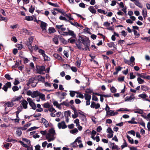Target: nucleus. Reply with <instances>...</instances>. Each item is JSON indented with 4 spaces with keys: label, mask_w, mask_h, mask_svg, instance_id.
<instances>
[{
    "label": "nucleus",
    "mask_w": 150,
    "mask_h": 150,
    "mask_svg": "<svg viewBox=\"0 0 150 150\" xmlns=\"http://www.w3.org/2000/svg\"><path fill=\"white\" fill-rule=\"evenodd\" d=\"M40 132L42 135H46V139L48 142L53 141L55 139L56 133L55 130L53 128L50 129L47 134L46 130L41 131Z\"/></svg>",
    "instance_id": "1"
},
{
    "label": "nucleus",
    "mask_w": 150,
    "mask_h": 150,
    "mask_svg": "<svg viewBox=\"0 0 150 150\" xmlns=\"http://www.w3.org/2000/svg\"><path fill=\"white\" fill-rule=\"evenodd\" d=\"M71 146L74 147H76L78 146L80 148H82L83 145L82 143L81 137H78L74 142L71 144Z\"/></svg>",
    "instance_id": "2"
},
{
    "label": "nucleus",
    "mask_w": 150,
    "mask_h": 150,
    "mask_svg": "<svg viewBox=\"0 0 150 150\" xmlns=\"http://www.w3.org/2000/svg\"><path fill=\"white\" fill-rule=\"evenodd\" d=\"M33 40V38L31 36L28 38V41L26 43V45L27 46L31 54L33 52V47L31 45Z\"/></svg>",
    "instance_id": "3"
},
{
    "label": "nucleus",
    "mask_w": 150,
    "mask_h": 150,
    "mask_svg": "<svg viewBox=\"0 0 150 150\" xmlns=\"http://www.w3.org/2000/svg\"><path fill=\"white\" fill-rule=\"evenodd\" d=\"M82 42L84 45L86 51H90V41L87 39H83L81 38Z\"/></svg>",
    "instance_id": "4"
},
{
    "label": "nucleus",
    "mask_w": 150,
    "mask_h": 150,
    "mask_svg": "<svg viewBox=\"0 0 150 150\" xmlns=\"http://www.w3.org/2000/svg\"><path fill=\"white\" fill-rule=\"evenodd\" d=\"M27 100L32 108L33 110H35L36 108V105L33 102L32 100L30 98H28Z\"/></svg>",
    "instance_id": "5"
},
{
    "label": "nucleus",
    "mask_w": 150,
    "mask_h": 150,
    "mask_svg": "<svg viewBox=\"0 0 150 150\" xmlns=\"http://www.w3.org/2000/svg\"><path fill=\"white\" fill-rule=\"evenodd\" d=\"M45 70V67L44 66H42L40 67L39 68H37L36 71L37 73L39 74H44L43 71Z\"/></svg>",
    "instance_id": "6"
},
{
    "label": "nucleus",
    "mask_w": 150,
    "mask_h": 150,
    "mask_svg": "<svg viewBox=\"0 0 150 150\" xmlns=\"http://www.w3.org/2000/svg\"><path fill=\"white\" fill-rule=\"evenodd\" d=\"M137 75L138 77L144 79L149 80L150 79V76L149 75L146 76V74L145 73H137Z\"/></svg>",
    "instance_id": "7"
},
{
    "label": "nucleus",
    "mask_w": 150,
    "mask_h": 150,
    "mask_svg": "<svg viewBox=\"0 0 150 150\" xmlns=\"http://www.w3.org/2000/svg\"><path fill=\"white\" fill-rule=\"evenodd\" d=\"M58 127L59 129H64L67 127V126L66 125L65 122L63 121L61 122H59L58 124Z\"/></svg>",
    "instance_id": "8"
},
{
    "label": "nucleus",
    "mask_w": 150,
    "mask_h": 150,
    "mask_svg": "<svg viewBox=\"0 0 150 150\" xmlns=\"http://www.w3.org/2000/svg\"><path fill=\"white\" fill-rule=\"evenodd\" d=\"M11 85V83L10 82H7L6 84L4 85L2 88V89L5 91L6 92L7 91L8 88H10Z\"/></svg>",
    "instance_id": "9"
},
{
    "label": "nucleus",
    "mask_w": 150,
    "mask_h": 150,
    "mask_svg": "<svg viewBox=\"0 0 150 150\" xmlns=\"http://www.w3.org/2000/svg\"><path fill=\"white\" fill-rule=\"evenodd\" d=\"M81 40L80 38L76 42V45L79 49H82L83 50L84 49L82 47V44L81 42Z\"/></svg>",
    "instance_id": "10"
},
{
    "label": "nucleus",
    "mask_w": 150,
    "mask_h": 150,
    "mask_svg": "<svg viewBox=\"0 0 150 150\" xmlns=\"http://www.w3.org/2000/svg\"><path fill=\"white\" fill-rule=\"evenodd\" d=\"M118 113L117 112H114L113 110H110V111H108L106 115L109 116H112L117 115Z\"/></svg>",
    "instance_id": "11"
},
{
    "label": "nucleus",
    "mask_w": 150,
    "mask_h": 150,
    "mask_svg": "<svg viewBox=\"0 0 150 150\" xmlns=\"http://www.w3.org/2000/svg\"><path fill=\"white\" fill-rule=\"evenodd\" d=\"M135 98V97L134 96V95L132 94L130 96H127L125 98V101H133Z\"/></svg>",
    "instance_id": "12"
},
{
    "label": "nucleus",
    "mask_w": 150,
    "mask_h": 150,
    "mask_svg": "<svg viewBox=\"0 0 150 150\" xmlns=\"http://www.w3.org/2000/svg\"><path fill=\"white\" fill-rule=\"evenodd\" d=\"M47 24L43 21H41V23L40 25V27L42 29V30L44 32H45L46 30V27L47 26Z\"/></svg>",
    "instance_id": "13"
},
{
    "label": "nucleus",
    "mask_w": 150,
    "mask_h": 150,
    "mask_svg": "<svg viewBox=\"0 0 150 150\" xmlns=\"http://www.w3.org/2000/svg\"><path fill=\"white\" fill-rule=\"evenodd\" d=\"M69 22L70 23L71 25H73L77 28H80L82 29L83 28V26L80 24H79L76 22L73 23L71 21H69Z\"/></svg>",
    "instance_id": "14"
},
{
    "label": "nucleus",
    "mask_w": 150,
    "mask_h": 150,
    "mask_svg": "<svg viewBox=\"0 0 150 150\" xmlns=\"http://www.w3.org/2000/svg\"><path fill=\"white\" fill-rule=\"evenodd\" d=\"M22 98V96H21L15 97L12 99L11 101L13 102L20 101Z\"/></svg>",
    "instance_id": "15"
},
{
    "label": "nucleus",
    "mask_w": 150,
    "mask_h": 150,
    "mask_svg": "<svg viewBox=\"0 0 150 150\" xmlns=\"http://www.w3.org/2000/svg\"><path fill=\"white\" fill-rule=\"evenodd\" d=\"M40 92L38 91H33L31 97L34 98L39 96L40 94Z\"/></svg>",
    "instance_id": "16"
},
{
    "label": "nucleus",
    "mask_w": 150,
    "mask_h": 150,
    "mask_svg": "<svg viewBox=\"0 0 150 150\" xmlns=\"http://www.w3.org/2000/svg\"><path fill=\"white\" fill-rule=\"evenodd\" d=\"M68 30L69 35L72 36L73 37L75 38L76 35L74 33V32L72 30H69V28H68Z\"/></svg>",
    "instance_id": "17"
},
{
    "label": "nucleus",
    "mask_w": 150,
    "mask_h": 150,
    "mask_svg": "<svg viewBox=\"0 0 150 150\" xmlns=\"http://www.w3.org/2000/svg\"><path fill=\"white\" fill-rule=\"evenodd\" d=\"M64 26L63 25H56V28L62 31H65L66 30V28H65L63 27Z\"/></svg>",
    "instance_id": "18"
},
{
    "label": "nucleus",
    "mask_w": 150,
    "mask_h": 150,
    "mask_svg": "<svg viewBox=\"0 0 150 150\" xmlns=\"http://www.w3.org/2000/svg\"><path fill=\"white\" fill-rule=\"evenodd\" d=\"M142 14L143 16L144 19H145L147 16V12L146 8H143V9Z\"/></svg>",
    "instance_id": "19"
},
{
    "label": "nucleus",
    "mask_w": 150,
    "mask_h": 150,
    "mask_svg": "<svg viewBox=\"0 0 150 150\" xmlns=\"http://www.w3.org/2000/svg\"><path fill=\"white\" fill-rule=\"evenodd\" d=\"M53 104L54 105V106H56L57 108H58L59 109H61V105H60V104H59L57 101H54L53 102Z\"/></svg>",
    "instance_id": "20"
},
{
    "label": "nucleus",
    "mask_w": 150,
    "mask_h": 150,
    "mask_svg": "<svg viewBox=\"0 0 150 150\" xmlns=\"http://www.w3.org/2000/svg\"><path fill=\"white\" fill-rule=\"evenodd\" d=\"M21 104L24 108L26 109L27 108L28 102L26 100H23L21 103Z\"/></svg>",
    "instance_id": "21"
},
{
    "label": "nucleus",
    "mask_w": 150,
    "mask_h": 150,
    "mask_svg": "<svg viewBox=\"0 0 150 150\" xmlns=\"http://www.w3.org/2000/svg\"><path fill=\"white\" fill-rule=\"evenodd\" d=\"M37 77L39 81H41L42 83L45 82V78L44 77H42L40 75H38L37 76Z\"/></svg>",
    "instance_id": "22"
},
{
    "label": "nucleus",
    "mask_w": 150,
    "mask_h": 150,
    "mask_svg": "<svg viewBox=\"0 0 150 150\" xmlns=\"http://www.w3.org/2000/svg\"><path fill=\"white\" fill-rule=\"evenodd\" d=\"M89 10L93 13H95L96 12V10L94 9L93 6H90L88 8Z\"/></svg>",
    "instance_id": "23"
},
{
    "label": "nucleus",
    "mask_w": 150,
    "mask_h": 150,
    "mask_svg": "<svg viewBox=\"0 0 150 150\" xmlns=\"http://www.w3.org/2000/svg\"><path fill=\"white\" fill-rule=\"evenodd\" d=\"M135 118L134 117H132L131 120L130 121H128V122L129 123H130L131 124H137V122L135 121Z\"/></svg>",
    "instance_id": "24"
},
{
    "label": "nucleus",
    "mask_w": 150,
    "mask_h": 150,
    "mask_svg": "<svg viewBox=\"0 0 150 150\" xmlns=\"http://www.w3.org/2000/svg\"><path fill=\"white\" fill-rule=\"evenodd\" d=\"M137 81L138 83L139 84H142L145 82L144 80L142 79L141 78L138 77L137 79Z\"/></svg>",
    "instance_id": "25"
},
{
    "label": "nucleus",
    "mask_w": 150,
    "mask_h": 150,
    "mask_svg": "<svg viewBox=\"0 0 150 150\" xmlns=\"http://www.w3.org/2000/svg\"><path fill=\"white\" fill-rule=\"evenodd\" d=\"M42 122L45 125L46 127H47L49 126V123L45 119L42 118Z\"/></svg>",
    "instance_id": "26"
},
{
    "label": "nucleus",
    "mask_w": 150,
    "mask_h": 150,
    "mask_svg": "<svg viewBox=\"0 0 150 150\" xmlns=\"http://www.w3.org/2000/svg\"><path fill=\"white\" fill-rule=\"evenodd\" d=\"M39 96V98L41 99L42 100H45V96L44 94L40 93Z\"/></svg>",
    "instance_id": "27"
},
{
    "label": "nucleus",
    "mask_w": 150,
    "mask_h": 150,
    "mask_svg": "<svg viewBox=\"0 0 150 150\" xmlns=\"http://www.w3.org/2000/svg\"><path fill=\"white\" fill-rule=\"evenodd\" d=\"M127 138L128 139L129 142L131 144L134 143L133 139L128 135H127Z\"/></svg>",
    "instance_id": "28"
},
{
    "label": "nucleus",
    "mask_w": 150,
    "mask_h": 150,
    "mask_svg": "<svg viewBox=\"0 0 150 150\" xmlns=\"http://www.w3.org/2000/svg\"><path fill=\"white\" fill-rule=\"evenodd\" d=\"M16 134L18 136H20L21 135L22 132L19 127L17 128L16 131Z\"/></svg>",
    "instance_id": "29"
},
{
    "label": "nucleus",
    "mask_w": 150,
    "mask_h": 150,
    "mask_svg": "<svg viewBox=\"0 0 150 150\" xmlns=\"http://www.w3.org/2000/svg\"><path fill=\"white\" fill-rule=\"evenodd\" d=\"M48 4L50 5H51L54 7H59V5L57 3H52L51 2H49L48 3Z\"/></svg>",
    "instance_id": "30"
},
{
    "label": "nucleus",
    "mask_w": 150,
    "mask_h": 150,
    "mask_svg": "<svg viewBox=\"0 0 150 150\" xmlns=\"http://www.w3.org/2000/svg\"><path fill=\"white\" fill-rule=\"evenodd\" d=\"M53 41L55 44L57 45L58 44V40L57 36L53 38Z\"/></svg>",
    "instance_id": "31"
},
{
    "label": "nucleus",
    "mask_w": 150,
    "mask_h": 150,
    "mask_svg": "<svg viewBox=\"0 0 150 150\" xmlns=\"http://www.w3.org/2000/svg\"><path fill=\"white\" fill-rule=\"evenodd\" d=\"M84 97L86 100H90L91 99V96L87 94H84Z\"/></svg>",
    "instance_id": "32"
},
{
    "label": "nucleus",
    "mask_w": 150,
    "mask_h": 150,
    "mask_svg": "<svg viewBox=\"0 0 150 150\" xmlns=\"http://www.w3.org/2000/svg\"><path fill=\"white\" fill-rule=\"evenodd\" d=\"M53 56L55 58L58 60H61L62 59V57L57 54H54L53 55Z\"/></svg>",
    "instance_id": "33"
},
{
    "label": "nucleus",
    "mask_w": 150,
    "mask_h": 150,
    "mask_svg": "<svg viewBox=\"0 0 150 150\" xmlns=\"http://www.w3.org/2000/svg\"><path fill=\"white\" fill-rule=\"evenodd\" d=\"M71 112L69 110L67 111L64 112V117H68L70 115Z\"/></svg>",
    "instance_id": "34"
},
{
    "label": "nucleus",
    "mask_w": 150,
    "mask_h": 150,
    "mask_svg": "<svg viewBox=\"0 0 150 150\" xmlns=\"http://www.w3.org/2000/svg\"><path fill=\"white\" fill-rule=\"evenodd\" d=\"M49 32L50 33H54L56 31L55 29L53 27H50L48 29Z\"/></svg>",
    "instance_id": "35"
},
{
    "label": "nucleus",
    "mask_w": 150,
    "mask_h": 150,
    "mask_svg": "<svg viewBox=\"0 0 150 150\" xmlns=\"http://www.w3.org/2000/svg\"><path fill=\"white\" fill-rule=\"evenodd\" d=\"M6 105L8 107H12L13 106V102L11 101L10 102H7L6 104Z\"/></svg>",
    "instance_id": "36"
},
{
    "label": "nucleus",
    "mask_w": 150,
    "mask_h": 150,
    "mask_svg": "<svg viewBox=\"0 0 150 150\" xmlns=\"http://www.w3.org/2000/svg\"><path fill=\"white\" fill-rule=\"evenodd\" d=\"M98 12L101 13L106 14L107 13V12L103 10L98 9L97 10Z\"/></svg>",
    "instance_id": "37"
},
{
    "label": "nucleus",
    "mask_w": 150,
    "mask_h": 150,
    "mask_svg": "<svg viewBox=\"0 0 150 150\" xmlns=\"http://www.w3.org/2000/svg\"><path fill=\"white\" fill-rule=\"evenodd\" d=\"M43 106L44 108H48L49 109L50 107V105L47 102L44 103Z\"/></svg>",
    "instance_id": "38"
},
{
    "label": "nucleus",
    "mask_w": 150,
    "mask_h": 150,
    "mask_svg": "<svg viewBox=\"0 0 150 150\" xmlns=\"http://www.w3.org/2000/svg\"><path fill=\"white\" fill-rule=\"evenodd\" d=\"M25 20L28 21H32L33 20V18L31 16H27L25 17Z\"/></svg>",
    "instance_id": "39"
},
{
    "label": "nucleus",
    "mask_w": 150,
    "mask_h": 150,
    "mask_svg": "<svg viewBox=\"0 0 150 150\" xmlns=\"http://www.w3.org/2000/svg\"><path fill=\"white\" fill-rule=\"evenodd\" d=\"M38 52L40 54H41L42 56L43 55L44 56L45 54V52L44 50L42 49H39V50H38Z\"/></svg>",
    "instance_id": "40"
},
{
    "label": "nucleus",
    "mask_w": 150,
    "mask_h": 150,
    "mask_svg": "<svg viewBox=\"0 0 150 150\" xmlns=\"http://www.w3.org/2000/svg\"><path fill=\"white\" fill-rule=\"evenodd\" d=\"M38 128H39V127H35V126L33 127H31L29 129H28L27 130V131L29 132V131H32L34 130L38 129Z\"/></svg>",
    "instance_id": "41"
},
{
    "label": "nucleus",
    "mask_w": 150,
    "mask_h": 150,
    "mask_svg": "<svg viewBox=\"0 0 150 150\" xmlns=\"http://www.w3.org/2000/svg\"><path fill=\"white\" fill-rule=\"evenodd\" d=\"M69 94L71 97H73L75 96V91H69Z\"/></svg>",
    "instance_id": "42"
},
{
    "label": "nucleus",
    "mask_w": 150,
    "mask_h": 150,
    "mask_svg": "<svg viewBox=\"0 0 150 150\" xmlns=\"http://www.w3.org/2000/svg\"><path fill=\"white\" fill-rule=\"evenodd\" d=\"M132 31L134 32V34L136 36V38H137L140 36L139 34L136 30H133Z\"/></svg>",
    "instance_id": "43"
},
{
    "label": "nucleus",
    "mask_w": 150,
    "mask_h": 150,
    "mask_svg": "<svg viewBox=\"0 0 150 150\" xmlns=\"http://www.w3.org/2000/svg\"><path fill=\"white\" fill-rule=\"evenodd\" d=\"M60 105H65L67 106H68L69 105V104L68 102L67 101H64L63 102L60 103Z\"/></svg>",
    "instance_id": "44"
},
{
    "label": "nucleus",
    "mask_w": 150,
    "mask_h": 150,
    "mask_svg": "<svg viewBox=\"0 0 150 150\" xmlns=\"http://www.w3.org/2000/svg\"><path fill=\"white\" fill-rule=\"evenodd\" d=\"M43 57H44V61H50V58L49 57L47 56L45 54V55H43Z\"/></svg>",
    "instance_id": "45"
},
{
    "label": "nucleus",
    "mask_w": 150,
    "mask_h": 150,
    "mask_svg": "<svg viewBox=\"0 0 150 150\" xmlns=\"http://www.w3.org/2000/svg\"><path fill=\"white\" fill-rule=\"evenodd\" d=\"M135 4L139 7L142 8L141 5V4L139 2V0H137L135 2Z\"/></svg>",
    "instance_id": "46"
},
{
    "label": "nucleus",
    "mask_w": 150,
    "mask_h": 150,
    "mask_svg": "<svg viewBox=\"0 0 150 150\" xmlns=\"http://www.w3.org/2000/svg\"><path fill=\"white\" fill-rule=\"evenodd\" d=\"M110 90L111 91L112 93H115L116 92V89L114 86H112L111 87Z\"/></svg>",
    "instance_id": "47"
},
{
    "label": "nucleus",
    "mask_w": 150,
    "mask_h": 150,
    "mask_svg": "<svg viewBox=\"0 0 150 150\" xmlns=\"http://www.w3.org/2000/svg\"><path fill=\"white\" fill-rule=\"evenodd\" d=\"M138 96L139 97L144 99L146 98L147 95L146 94L144 93L139 94Z\"/></svg>",
    "instance_id": "48"
},
{
    "label": "nucleus",
    "mask_w": 150,
    "mask_h": 150,
    "mask_svg": "<svg viewBox=\"0 0 150 150\" xmlns=\"http://www.w3.org/2000/svg\"><path fill=\"white\" fill-rule=\"evenodd\" d=\"M78 132V130L76 128L70 131V132L73 134H74L77 132Z\"/></svg>",
    "instance_id": "49"
},
{
    "label": "nucleus",
    "mask_w": 150,
    "mask_h": 150,
    "mask_svg": "<svg viewBox=\"0 0 150 150\" xmlns=\"http://www.w3.org/2000/svg\"><path fill=\"white\" fill-rule=\"evenodd\" d=\"M5 78L8 80H10L11 79H12V78H11L10 77V75L9 74H6L4 76Z\"/></svg>",
    "instance_id": "50"
},
{
    "label": "nucleus",
    "mask_w": 150,
    "mask_h": 150,
    "mask_svg": "<svg viewBox=\"0 0 150 150\" xmlns=\"http://www.w3.org/2000/svg\"><path fill=\"white\" fill-rule=\"evenodd\" d=\"M48 110L51 112H56V110L52 107H50L48 109Z\"/></svg>",
    "instance_id": "51"
},
{
    "label": "nucleus",
    "mask_w": 150,
    "mask_h": 150,
    "mask_svg": "<svg viewBox=\"0 0 150 150\" xmlns=\"http://www.w3.org/2000/svg\"><path fill=\"white\" fill-rule=\"evenodd\" d=\"M76 98H81L83 99L84 98V96L83 94H82L81 93H79V94H77L76 96Z\"/></svg>",
    "instance_id": "52"
},
{
    "label": "nucleus",
    "mask_w": 150,
    "mask_h": 150,
    "mask_svg": "<svg viewBox=\"0 0 150 150\" xmlns=\"http://www.w3.org/2000/svg\"><path fill=\"white\" fill-rule=\"evenodd\" d=\"M44 83L45 86L46 87H50L51 86V84L48 82H45Z\"/></svg>",
    "instance_id": "53"
},
{
    "label": "nucleus",
    "mask_w": 150,
    "mask_h": 150,
    "mask_svg": "<svg viewBox=\"0 0 150 150\" xmlns=\"http://www.w3.org/2000/svg\"><path fill=\"white\" fill-rule=\"evenodd\" d=\"M59 19L68 22H69V20H67L65 17H64L62 16H60L59 17Z\"/></svg>",
    "instance_id": "54"
},
{
    "label": "nucleus",
    "mask_w": 150,
    "mask_h": 150,
    "mask_svg": "<svg viewBox=\"0 0 150 150\" xmlns=\"http://www.w3.org/2000/svg\"><path fill=\"white\" fill-rule=\"evenodd\" d=\"M124 142L123 144L121 145V147L122 149H123L125 147H126L127 146V144L126 142V141L125 140H124Z\"/></svg>",
    "instance_id": "55"
},
{
    "label": "nucleus",
    "mask_w": 150,
    "mask_h": 150,
    "mask_svg": "<svg viewBox=\"0 0 150 150\" xmlns=\"http://www.w3.org/2000/svg\"><path fill=\"white\" fill-rule=\"evenodd\" d=\"M19 89L18 87L16 86H13L12 87V90L14 92H15L16 91H18Z\"/></svg>",
    "instance_id": "56"
},
{
    "label": "nucleus",
    "mask_w": 150,
    "mask_h": 150,
    "mask_svg": "<svg viewBox=\"0 0 150 150\" xmlns=\"http://www.w3.org/2000/svg\"><path fill=\"white\" fill-rule=\"evenodd\" d=\"M81 61L80 60H78L76 62V65L78 67H79L80 66Z\"/></svg>",
    "instance_id": "57"
},
{
    "label": "nucleus",
    "mask_w": 150,
    "mask_h": 150,
    "mask_svg": "<svg viewBox=\"0 0 150 150\" xmlns=\"http://www.w3.org/2000/svg\"><path fill=\"white\" fill-rule=\"evenodd\" d=\"M74 123L76 124V126L77 127L79 124V120L77 119H76L74 121Z\"/></svg>",
    "instance_id": "58"
},
{
    "label": "nucleus",
    "mask_w": 150,
    "mask_h": 150,
    "mask_svg": "<svg viewBox=\"0 0 150 150\" xmlns=\"http://www.w3.org/2000/svg\"><path fill=\"white\" fill-rule=\"evenodd\" d=\"M114 42H112L108 44V45L109 47L111 48L114 46Z\"/></svg>",
    "instance_id": "59"
},
{
    "label": "nucleus",
    "mask_w": 150,
    "mask_h": 150,
    "mask_svg": "<svg viewBox=\"0 0 150 150\" xmlns=\"http://www.w3.org/2000/svg\"><path fill=\"white\" fill-rule=\"evenodd\" d=\"M75 41V39H71V38L68 39V42H70L71 44H73Z\"/></svg>",
    "instance_id": "60"
},
{
    "label": "nucleus",
    "mask_w": 150,
    "mask_h": 150,
    "mask_svg": "<svg viewBox=\"0 0 150 150\" xmlns=\"http://www.w3.org/2000/svg\"><path fill=\"white\" fill-rule=\"evenodd\" d=\"M34 8L32 6H31V8L29 9V11L31 13H33L34 12Z\"/></svg>",
    "instance_id": "61"
},
{
    "label": "nucleus",
    "mask_w": 150,
    "mask_h": 150,
    "mask_svg": "<svg viewBox=\"0 0 150 150\" xmlns=\"http://www.w3.org/2000/svg\"><path fill=\"white\" fill-rule=\"evenodd\" d=\"M136 77L135 76L133 75V72H131L130 73V79H134Z\"/></svg>",
    "instance_id": "62"
},
{
    "label": "nucleus",
    "mask_w": 150,
    "mask_h": 150,
    "mask_svg": "<svg viewBox=\"0 0 150 150\" xmlns=\"http://www.w3.org/2000/svg\"><path fill=\"white\" fill-rule=\"evenodd\" d=\"M81 119L82 121H83L84 122H86V119L85 115L83 114H82Z\"/></svg>",
    "instance_id": "63"
},
{
    "label": "nucleus",
    "mask_w": 150,
    "mask_h": 150,
    "mask_svg": "<svg viewBox=\"0 0 150 150\" xmlns=\"http://www.w3.org/2000/svg\"><path fill=\"white\" fill-rule=\"evenodd\" d=\"M35 80V79L34 78H31L29 79L28 81L31 83V84L33 83H34Z\"/></svg>",
    "instance_id": "64"
}]
</instances>
